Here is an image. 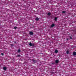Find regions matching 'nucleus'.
<instances>
[{"mask_svg": "<svg viewBox=\"0 0 76 76\" xmlns=\"http://www.w3.org/2000/svg\"><path fill=\"white\" fill-rule=\"evenodd\" d=\"M30 46L31 47H34V44L31 43V42H30L29 43Z\"/></svg>", "mask_w": 76, "mask_h": 76, "instance_id": "nucleus-1", "label": "nucleus"}, {"mask_svg": "<svg viewBox=\"0 0 76 76\" xmlns=\"http://www.w3.org/2000/svg\"><path fill=\"white\" fill-rule=\"evenodd\" d=\"M29 34L30 35H32L33 34H34V33L32 31H29Z\"/></svg>", "mask_w": 76, "mask_h": 76, "instance_id": "nucleus-2", "label": "nucleus"}, {"mask_svg": "<svg viewBox=\"0 0 76 76\" xmlns=\"http://www.w3.org/2000/svg\"><path fill=\"white\" fill-rule=\"evenodd\" d=\"M3 69L4 70H7V67L6 66L3 67Z\"/></svg>", "mask_w": 76, "mask_h": 76, "instance_id": "nucleus-3", "label": "nucleus"}, {"mask_svg": "<svg viewBox=\"0 0 76 76\" xmlns=\"http://www.w3.org/2000/svg\"><path fill=\"white\" fill-rule=\"evenodd\" d=\"M55 26V25L53 23L51 25V28H53V27H54Z\"/></svg>", "mask_w": 76, "mask_h": 76, "instance_id": "nucleus-4", "label": "nucleus"}, {"mask_svg": "<svg viewBox=\"0 0 76 76\" xmlns=\"http://www.w3.org/2000/svg\"><path fill=\"white\" fill-rule=\"evenodd\" d=\"M58 62H59V61H58V60H56L55 61V63L56 64L58 63Z\"/></svg>", "mask_w": 76, "mask_h": 76, "instance_id": "nucleus-5", "label": "nucleus"}, {"mask_svg": "<svg viewBox=\"0 0 76 76\" xmlns=\"http://www.w3.org/2000/svg\"><path fill=\"white\" fill-rule=\"evenodd\" d=\"M32 61L34 63H37V61L34 59H32Z\"/></svg>", "mask_w": 76, "mask_h": 76, "instance_id": "nucleus-6", "label": "nucleus"}, {"mask_svg": "<svg viewBox=\"0 0 76 76\" xmlns=\"http://www.w3.org/2000/svg\"><path fill=\"white\" fill-rule=\"evenodd\" d=\"M36 20H37V21H38L39 20V18L38 17L36 18H35Z\"/></svg>", "mask_w": 76, "mask_h": 76, "instance_id": "nucleus-7", "label": "nucleus"}, {"mask_svg": "<svg viewBox=\"0 0 76 76\" xmlns=\"http://www.w3.org/2000/svg\"><path fill=\"white\" fill-rule=\"evenodd\" d=\"M57 17H55L54 18V20H55V21H57Z\"/></svg>", "mask_w": 76, "mask_h": 76, "instance_id": "nucleus-8", "label": "nucleus"}, {"mask_svg": "<svg viewBox=\"0 0 76 76\" xmlns=\"http://www.w3.org/2000/svg\"><path fill=\"white\" fill-rule=\"evenodd\" d=\"M73 55H74V56H76V52H74L73 53Z\"/></svg>", "mask_w": 76, "mask_h": 76, "instance_id": "nucleus-9", "label": "nucleus"}, {"mask_svg": "<svg viewBox=\"0 0 76 76\" xmlns=\"http://www.w3.org/2000/svg\"><path fill=\"white\" fill-rule=\"evenodd\" d=\"M51 14V12H49L48 13V16H50Z\"/></svg>", "mask_w": 76, "mask_h": 76, "instance_id": "nucleus-10", "label": "nucleus"}, {"mask_svg": "<svg viewBox=\"0 0 76 76\" xmlns=\"http://www.w3.org/2000/svg\"><path fill=\"white\" fill-rule=\"evenodd\" d=\"M55 53H58V50H56L55 51Z\"/></svg>", "mask_w": 76, "mask_h": 76, "instance_id": "nucleus-11", "label": "nucleus"}, {"mask_svg": "<svg viewBox=\"0 0 76 76\" xmlns=\"http://www.w3.org/2000/svg\"><path fill=\"white\" fill-rule=\"evenodd\" d=\"M18 53H20V49L18 50Z\"/></svg>", "mask_w": 76, "mask_h": 76, "instance_id": "nucleus-12", "label": "nucleus"}, {"mask_svg": "<svg viewBox=\"0 0 76 76\" xmlns=\"http://www.w3.org/2000/svg\"><path fill=\"white\" fill-rule=\"evenodd\" d=\"M62 13H66V11H64L62 12Z\"/></svg>", "mask_w": 76, "mask_h": 76, "instance_id": "nucleus-13", "label": "nucleus"}, {"mask_svg": "<svg viewBox=\"0 0 76 76\" xmlns=\"http://www.w3.org/2000/svg\"><path fill=\"white\" fill-rule=\"evenodd\" d=\"M69 51H68V50L67 51H66V53L68 54H69Z\"/></svg>", "mask_w": 76, "mask_h": 76, "instance_id": "nucleus-14", "label": "nucleus"}, {"mask_svg": "<svg viewBox=\"0 0 76 76\" xmlns=\"http://www.w3.org/2000/svg\"><path fill=\"white\" fill-rule=\"evenodd\" d=\"M14 29H16L17 28V27L16 26L14 27Z\"/></svg>", "mask_w": 76, "mask_h": 76, "instance_id": "nucleus-15", "label": "nucleus"}, {"mask_svg": "<svg viewBox=\"0 0 76 76\" xmlns=\"http://www.w3.org/2000/svg\"><path fill=\"white\" fill-rule=\"evenodd\" d=\"M10 45H11V46H12V47H13V44H11Z\"/></svg>", "mask_w": 76, "mask_h": 76, "instance_id": "nucleus-16", "label": "nucleus"}, {"mask_svg": "<svg viewBox=\"0 0 76 76\" xmlns=\"http://www.w3.org/2000/svg\"><path fill=\"white\" fill-rule=\"evenodd\" d=\"M20 55H18L17 56V57H20Z\"/></svg>", "mask_w": 76, "mask_h": 76, "instance_id": "nucleus-17", "label": "nucleus"}, {"mask_svg": "<svg viewBox=\"0 0 76 76\" xmlns=\"http://www.w3.org/2000/svg\"><path fill=\"white\" fill-rule=\"evenodd\" d=\"M1 55H2V56H4V53H2Z\"/></svg>", "mask_w": 76, "mask_h": 76, "instance_id": "nucleus-18", "label": "nucleus"}, {"mask_svg": "<svg viewBox=\"0 0 76 76\" xmlns=\"http://www.w3.org/2000/svg\"><path fill=\"white\" fill-rule=\"evenodd\" d=\"M66 40L67 41H68V40H69V39L68 38L66 39Z\"/></svg>", "mask_w": 76, "mask_h": 76, "instance_id": "nucleus-19", "label": "nucleus"}, {"mask_svg": "<svg viewBox=\"0 0 76 76\" xmlns=\"http://www.w3.org/2000/svg\"><path fill=\"white\" fill-rule=\"evenodd\" d=\"M70 39H72V37H70Z\"/></svg>", "mask_w": 76, "mask_h": 76, "instance_id": "nucleus-20", "label": "nucleus"}, {"mask_svg": "<svg viewBox=\"0 0 76 76\" xmlns=\"http://www.w3.org/2000/svg\"><path fill=\"white\" fill-rule=\"evenodd\" d=\"M52 64H54L53 63H52Z\"/></svg>", "mask_w": 76, "mask_h": 76, "instance_id": "nucleus-21", "label": "nucleus"}, {"mask_svg": "<svg viewBox=\"0 0 76 76\" xmlns=\"http://www.w3.org/2000/svg\"><path fill=\"white\" fill-rule=\"evenodd\" d=\"M15 43H16V42H15Z\"/></svg>", "mask_w": 76, "mask_h": 76, "instance_id": "nucleus-22", "label": "nucleus"}]
</instances>
